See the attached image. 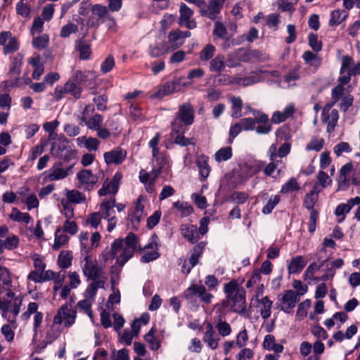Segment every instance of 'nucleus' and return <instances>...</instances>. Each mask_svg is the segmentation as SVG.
<instances>
[{"label":"nucleus","mask_w":360,"mask_h":360,"mask_svg":"<svg viewBox=\"0 0 360 360\" xmlns=\"http://www.w3.org/2000/svg\"><path fill=\"white\" fill-rule=\"evenodd\" d=\"M208 157L204 155L198 156L196 160V165L199 170L200 180L201 181H205L211 171L210 167L208 165Z\"/></svg>","instance_id":"21"},{"label":"nucleus","mask_w":360,"mask_h":360,"mask_svg":"<svg viewBox=\"0 0 360 360\" xmlns=\"http://www.w3.org/2000/svg\"><path fill=\"white\" fill-rule=\"evenodd\" d=\"M327 260L328 259L323 261V262L321 265H317L316 262H313L311 264H309L303 274L304 279L305 281H307V280L314 281V278H316V277H314V274H315L316 271L319 270V269L321 267V266H323L324 262Z\"/></svg>","instance_id":"50"},{"label":"nucleus","mask_w":360,"mask_h":360,"mask_svg":"<svg viewBox=\"0 0 360 360\" xmlns=\"http://www.w3.org/2000/svg\"><path fill=\"white\" fill-rule=\"evenodd\" d=\"M173 139V142L179 145L181 147L187 146L189 145H194L195 142L193 141V139H187L184 136V134H178L174 136H172Z\"/></svg>","instance_id":"57"},{"label":"nucleus","mask_w":360,"mask_h":360,"mask_svg":"<svg viewBox=\"0 0 360 360\" xmlns=\"http://www.w3.org/2000/svg\"><path fill=\"white\" fill-rule=\"evenodd\" d=\"M69 240V236L65 234V233L62 231V229L58 228L55 232L54 243L52 245V248L55 250H58L66 243H68Z\"/></svg>","instance_id":"29"},{"label":"nucleus","mask_w":360,"mask_h":360,"mask_svg":"<svg viewBox=\"0 0 360 360\" xmlns=\"http://www.w3.org/2000/svg\"><path fill=\"white\" fill-rule=\"evenodd\" d=\"M19 49V42L16 37L11 36L10 39L7 41L4 47V53L8 55L12 53Z\"/></svg>","instance_id":"54"},{"label":"nucleus","mask_w":360,"mask_h":360,"mask_svg":"<svg viewBox=\"0 0 360 360\" xmlns=\"http://www.w3.org/2000/svg\"><path fill=\"white\" fill-rule=\"evenodd\" d=\"M77 143L79 147H84L88 150H97L100 145V141L96 138L86 137L85 136H79L76 139Z\"/></svg>","instance_id":"25"},{"label":"nucleus","mask_w":360,"mask_h":360,"mask_svg":"<svg viewBox=\"0 0 360 360\" xmlns=\"http://www.w3.org/2000/svg\"><path fill=\"white\" fill-rule=\"evenodd\" d=\"M31 11V7L26 3H24L20 0L16 4V13L18 15L22 16V18H28L30 16Z\"/></svg>","instance_id":"62"},{"label":"nucleus","mask_w":360,"mask_h":360,"mask_svg":"<svg viewBox=\"0 0 360 360\" xmlns=\"http://www.w3.org/2000/svg\"><path fill=\"white\" fill-rule=\"evenodd\" d=\"M69 140L62 136L58 139V143H53L51 147V153L56 156L57 158L63 153L66 150L69 149L70 147L68 146Z\"/></svg>","instance_id":"28"},{"label":"nucleus","mask_w":360,"mask_h":360,"mask_svg":"<svg viewBox=\"0 0 360 360\" xmlns=\"http://www.w3.org/2000/svg\"><path fill=\"white\" fill-rule=\"evenodd\" d=\"M307 262L301 255L294 257L289 262L287 269L289 274H299L306 266Z\"/></svg>","instance_id":"23"},{"label":"nucleus","mask_w":360,"mask_h":360,"mask_svg":"<svg viewBox=\"0 0 360 360\" xmlns=\"http://www.w3.org/2000/svg\"><path fill=\"white\" fill-rule=\"evenodd\" d=\"M78 51L79 52L80 58L82 60H87L89 58L91 51L90 46L84 41H79L77 45Z\"/></svg>","instance_id":"52"},{"label":"nucleus","mask_w":360,"mask_h":360,"mask_svg":"<svg viewBox=\"0 0 360 360\" xmlns=\"http://www.w3.org/2000/svg\"><path fill=\"white\" fill-rule=\"evenodd\" d=\"M216 51V48L211 44H207L200 53V58L202 61L212 60Z\"/></svg>","instance_id":"51"},{"label":"nucleus","mask_w":360,"mask_h":360,"mask_svg":"<svg viewBox=\"0 0 360 360\" xmlns=\"http://www.w3.org/2000/svg\"><path fill=\"white\" fill-rule=\"evenodd\" d=\"M232 157V149L231 147H225L218 150L214 155L215 160L217 162L227 161Z\"/></svg>","instance_id":"48"},{"label":"nucleus","mask_w":360,"mask_h":360,"mask_svg":"<svg viewBox=\"0 0 360 360\" xmlns=\"http://www.w3.org/2000/svg\"><path fill=\"white\" fill-rule=\"evenodd\" d=\"M82 270L87 281L106 280L105 274L98 265L96 259H93L91 255L81 257Z\"/></svg>","instance_id":"3"},{"label":"nucleus","mask_w":360,"mask_h":360,"mask_svg":"<svg viewBox=\"0 0 360 360\" xmlns=\"http://www.w3.org/2000/svg\"><path fill=\"white\" fill-rule=\"evenodd\" d=\"M183 86L184 84H181V79L174 78L172 81L166 82L153 96L154 98H163L165 96L181 91Z\"/></svg>","instance_id":"16"},{"label":"nucleus","mask_w":360,"mask_h":360,"mask_svg":"<svg viewBox=\"0 0 360 360\" xmlns=\"http://www.w3.org/2000/svg\"><path fill=\"white\" fill-rule=\"evenodd\" d=\"M77 178L82 187L85 191H91L96 186L98 181V177L94 175L91 170L83 169L77 172Z\"/></svg>","instance_id":"11"},{"label":"nucleus","mask_w":360,"mask_h":360,"mask_svg":"<svg viewBox=\"0 0 360 360\" xmlns=\"http://www.w3.org/2000/svg\"><path fill=\"white\" fill-rule=\"evenodd\" d=\"M205 245L206 243L202 241L195 245L191 250V256L188 260L191 264V266H195L198 264L199 259L202 255Z\"/></svg>","instance_id":"27"},{"label":"nucleus","mask_w":360,"mask_h":360,"mask_svg":"<svg viewBox=\"0 0 360 360\" xmlns=\"http://www.w3.org/2000/svg\"><path fill=\"white\" fill-rule=\"evenodd\" d=\"M78 32V27L77 25L70 22L63 25L60 30V36L63 38L70 37L71 34H75Z\"/></svg>","instance_id":"61"},{"label":"nucleus","mask_w":360,"mask_h":360,"mask_svg":"<svg viewBox=\"0 0 360 360\" xmlns=\"http://www.w3.org/2000/svg\"><path fill=\"white\" fill-rule=\"evenodd\" d=\"M10 218L14 221L23 222L25 224H29L31 220L30 214L27 212H21L15 207L12 209Z\"/></svg>","instance_id":"39"},{"label":"nucleus","mask_w":360,"mask_h":360,"mask_svg":"<svg viewBox=\"0 0 360 360\" xmlns=\"http://www.w3.org/2000/svg\"><path fill=\"white\" fill-rule=\"evenodd\" d=\"M226 68V63L224 61V56L223 55H217L213 58L210 62L209 70L210 72L220 73L224 70Z\"/></svg>","instance_id":"31"},{"label":"nucleus","mask_w":360,"mask_h":360,"mask_svg":"<svg viewBox=\"0 0 360 360\" xmlns=\"http://www.w3.org/2000/svg\"><path fill=\"white\" fill-rule=\"evenodd\" d=\"M261 304L260 315L262 318L266 320L271 316L273 302L266 296L259 301Z\"/></svg>","instance_id":"34"},{"label":"nucleus","mask_w":360,"mask_h":360,"mask_svg":"<svg viewBox=\"0 0 360 360\" xmlns=\"http://www.w3.org/2000/svg\"><path fill=\"white\" fill-rule=\"evenodd\" d=\"M115 205V198L110 197L105 199L100 204L99 212L102 217L108 221V231L111 232L116 226L117 219L115 216H112L115 212L113 208Z\"/></svg>","instance_id":"4"},{"label":"nucleus","mask_w":360,"mask_h":360,"mask_svg":"<svg viewBox=\"0 0 360 360\" xmlns=\"http://www.w3.org/2000/svg\"><path fill=\"white\" fill-rule=\"evenodd\" d=\"M65 91L67 94H70L75 99H79L81 97L82 88L73 81L69 80L65 84Z\"/></svg>","instance_id":"35"},{"label":"nucleus","mask_w":360,"mask_h":360,"mask_svg":"<svg viewBox=\"0 0 360 360\" xmlns=\"http://www.w3.org/2000/svg\"><path fill=\"white\" fill-rule=\"evenodd\" d=\"M223 291L226 297L219 307H228L232 311L240 314L246 312V291L241 283L232 279L224 285Z\"/></svg>","instance_id":"1"},{"label":"nucleus","mask_w":360,"mask_h":360,"mask_svg":"<svg viewBox=\"0 0 360 360\" xmlns=\"http://www.w3.org/2000/svg\"><path fill=\"white\" fill-rule=\"evenodd\" d=\"M122 179V175L120 172H116L111 180L106 179L102 188L98 191V195L104 196L108 194H116L119 190Z\"/></svg>","instance_id":"10"},{"label":"nucleus","mask_w":360,"mask_h":360,"mask_svg":"<svg viewBox=\"0 0 360 360\" xmlns=\"http://www.w3.org/2000/svg\"><path fill=\"white\" fill-rule=\"evenodd\" d=\"M181 236L192 244L197 243L199 234L196 225L183 224L180 226Z\"/></svg>","instance_id":"20"},{"label":"nucleus","mask_w":360,"mask_h":360,"mask_svg":"<svg viewBox=\"0 0 360 360\" xmlns=\"http://www.w3.org/2000/svg\"><path fill=\"white\" fill-rule=\"evenodd\" d=\"M348 17V13L344 10H334L330 13V26H337Z\"/></svg>","instance_id":"32"},{"label":"nucleus","mask_w":360,"mask_h":360,"mask_svg":"<svg viewBox=\"0 0 360 360\" xmlns=\"http://www.w3.org/2000/svg\"><path fill=\"white\" fill-rule=\"evenodd\" d=\"M173 206L180 212L181 217H187L193 211L192 206L186 202L176 201L173 203Z\"/></svg>","instance_id":"49"},{"label":"nucleus","mask_w":360,"mask_h":360,"mask_svg":"<svg viewBox=\"0 0 360 360\" xmlns=\"http://www.w3.org/2000/svg\"><path fill=\"white\" fill-rule=\"evenodd\" d=\"M322 116V121L326 124V131L331 133L335 130L339 120V112L338 110L333 109L330 113Z\"/></svg>","instance_id":"22"},{"label":"nucleus","mask_w":360,"mask_h":360,"mask_svg":"<svg viewBox=\"0 0 360 360\" xmlns=\"http://www.w3.org/2000/svg\"><path fill=\"white\" fill-rule=\"evenodd\" d=\"M253 115L256 116V124L254 130L259 135H265L270 133L272 130L271 124L269 116L259 110H253Z\"/></svg>","instance_id":"12"},{"label":"nucleus","mask_w":360,"mask_h":360,"mask_svg":"<svg viewBox=\"0 0 360 360\" xmlns=\"http://www.w3.org/2000/svg\"><path fill=\"white\" fill-rule=\"evenodd\" d=\"M75 312L70 309L67 304H63L58 309L53 318V323L61 324L64 321L65 327H70L75 321Z\"/></svg>","instance_id":"8"},{"label":"nucleus","mask_w":360,"mask_h":360,"mask_svg":"<svg viewBox=\"0 0 360 360\" xmlns=\"http://www.w3.org/2000/svg\"><path fill=\"white\" fill-rule=\"evenodd\" d=\"M66 196L70 203L79 204L86 200L84 194L75 189L67 191Z\"/></svg>","instance_id":"41"},{"label":"nucleus","mask_w":360,"mask_h":360,"mask_svg":"<svg viewBox=\"0 0 360 360\" xmlns=\"http://www.w3.org/2000/svg\"><path fill=\"white\" fill-rule=\"evenodd\" d=\"M324 143L325 141L323 139H319L316 137H313L307 145L305 150L307 151L315 150L319 152L323 148Z\"/></svg>","instance_id":"56"},{"label":"nucleus","mask_w":360,"mask_h":360,"mask_svg":"<svg viewBox=\"0 0 360 360\" xmlns=\"http://www.w3.org/2000/svg\"><path fill=\"white\" fill-rule=\"evenodd\" d=\"M193 11L184 3H181L179 8V24L188 29L192 30L196 27V22L191 19Z\"/></svg>","instance_id":"15"},{"label":"nucleus","mask_w":360,"mask_h":360,"mask_svg":"<svg viewBox=\"0 0 360 360\" xmlns=\"http://www.w3.org/2000/svg\"><path fill=\"white\" fill-rule=\"evenodd\" d=\"M300 301L297 294H295L292 290H285L281 298L283 304L281 310L285 313H290L296 304Z\"/></svg>","instance_id":"19"},{"label":"nucleus","mask_w":360,"mask_h":360,"mask_svg":"<svg viewBox=\"0 0 360 360\" xmlns=\"http://www.w3.org/2000/svg\"><path fill=\"white\" fill-rule=\"evenodd\" d=\"M166 163V159L162 158L161 160V162H160L159 167L158 169H155L153 172L155 173L154 176L152 179H150V174L141 169L139 174V180L143 184H147L149 182L150 184H153L155 182L156 176L160 173V169L163 167V165Z\"/></svg>","instance_id":"30"},{"label":"nucleus","mask_w":360,"mask_h":360,"mask_svg":"<svg viewBox=\"0 0 360 360\" xmlns=\"http://www.w3.org/2000/svg\"><path fill=\"white\" fill-rule=\"evenodd\" d=\"M203 325L205 331L202 335V341L209 349L214 350L219 346L220 337L217 332L215 331L212 323L205 321Z\"/></svg>","instance_id":"7"},{"label":"nucleus","mask_w":360,"mask_h":360,"mask_svg":"<svg viewBox=\"0 0 360 360\" xmlns=\"http://www.w3.org/2000/svg\"><path fill=\"white\" fill-rule=\"evenodd\" d=\"M213 36L219 39H225L227 35V29L220 20H214Z\"/></svg>","instance_id":"45"},{"label":"nucleus","mask_w":360,"mask_h":360,"mask_svg":"<svg viewBox=\"0 0 360 360\" xmlns=\"http://www.w3.org/2000/svg\"><path fill=\"white\" fill-rule=\"evenodd\" d=\"M353 168L352 163H347L343 165L340 170V184L342 185H348L349 179L348 178L349 174L352 172Z\"/></svg>","instance_id":"47"},{"label":"nucleus","mask_w":360,"mask_h":360,"mask_svg":"<svg viewBox=\"0 0 360 360\" xmlns=\"http://www.w3.org/2000/svg\"><path fill=\"white\" fill-rule=\"evenodd\" d=\"M277 146L276 143H273L269 148L267 151V156L270 160V162L265 165L263 169L264 174L267 176H272L273 174L277 170L278 174L284 169L285 165L282 160H277Z\"/></svg>","instance_id":"5"},{"label":"nucleus","mask_w":360,"mask_h":360,"mask_svg":"<svg viewBox=\"0 0 360 360\" xmlns=\"http://www.w3.org/2000/svg\"><path fill=\"white\" fill-rule=\"evenodd\" d=\"M126 156L127 151L119 147L103 154L105 162L108 165L122 164L125 160Z\"/></svg>","instance_id":"18"},{"label":"nucleus","mask_w":360,"mask_h":360,"mask_svg":"<svg viewBox=\"0 0 360 360\" xmlns=\"http://www.w3.org/2000/svg\"><path fill=\"white\" fill-rule=\"evenodd\" d=\"M138 238L132 232L128 233L124 238H117L111 244L110 257L117 258L116 264L123 266L131 259L137 248Z\"/></svg>","instance_id":"2"},{"label":"nucleus","mask_w":360,"mask_h":360,"mask_svg":"<svg viewBox=\"0 0 360 360\" xmlns=\"http://www.w3.org/2000/svg\"><path fill=\"white\" fill-rule=\"evenodd\" d=\"M143 211L144 206L141 203V198H139L136 202L135 203L131 213H129L128 215V219L130 220L134 225H138L141 221L143 215Z\"/></svg>","instance_id":"24"},{"label":"nucleus","mask_w":360,"mask_h":360,"mask_svg":"<svg viewBox=\"0 0 360 360\" xmlns=\"http://www.w3.org/2000/svg\"><path fill=\"white\" fill-rule=\"evenodd\" d=\"M168 41L171 44L172 49H176L181 46L184 41L180 34V30H176L169 32L168 35Z\"/></svg>","instance_id":"36"},{"label":"nucleus","mask_w":360,"mask_h":360,"mask_svg":"<svg viewBox=\"0 0 360 360\" xmlns=\"http://www.w3.org/2000/svg\"><path fill=\"white\" fill-rule=\"evenodd\" d=\"M62 231L64 233H69L70 235H75L78 231V226L75 221H70V219H66L63 225Z\"/></svg>","instance_id":"60"},{"label":"nucleus","mask_w":360,"mask_h":360,"mask_svg":"<svg viewBox=\"0 0 360 360\" xmlns=\"http://www.w3.org/2000/svg\"><path fill=\"white\" fill-rule=\"evenodd\" d=\"M160 134L157 133L155 136L149 141V146L152 149V155L153 158L157 162V164H160L161 162V160L163 157L160 158L159 154V148H158V144L160 141Z\"/></svg>","instance_id":"42"},{"label":"nucleus","mask_w":360,"mask_h":360,"mask_svg":"<svg viewBox=\"0 0 360 360\" xmlns=\"http://www.w3.org/2000/svg\"><path fill=\"white\" fill-rule=\"evenodd\" d=\"M72 253L71 251L62 250L58 257V265L61 269H68L72 265Z\"/></svg>","instance_id":"33"},{"label":"nucleus","mask_w":360,"mask_h":360,"mask_svg":"<svg viewBox=\"0 0 360 360\" xmlns=\"http://www.w3.org/2000/svg\"><path fill=\"white\" fill-rule=\"evenodd\" d=\"M46 145L47 143L46 141H41L39 144L32 147L29 152L27 161H34L40 155L43 153Z\"/></svg>","instance_id":"38"},{"label":"nucleus","mask_w":360,"mask_h":360,"mask_svg":"<svg viewBox=\"0 0 360 360\" xmlns=\"http://www.w3.org/2000/svg\"><path fill=\"white\" fill-rule=\"evenodd\" d=\"M158 237L154 233L150 238L148 244L144 247V250H150V251L146 252L141 258V261L144 263H148L151 261L157 259L160 257L158 253Z\"/></svg>","instance_id":"14"},{"label":"nucleus","mask_w":360,"mask_h":360,"mask_svg":"<svg viewBox=\"0 0 360 360\" xmlns=\"http://www.w3.org/2000/svg\"><path fill=\"white\" fill-rule=\"evenodd\" d=\"M239 124L243 130L252 131L255 129V125H256V116H255V118H251V117L242 118L240 120Z\"/></svg>","instance_id":"63"},{"label":"nucleus","mask_w":360,"mask_h":360,"mask_svg":"<svg viewBox=\"0 0 360 360\" xmlns=\"http://www.w3.org/2000/svg\"><path fill=\"white\" fill-rule=\"evenodd\" d=\"M154 328H151L144 336V340L149 343L150 349L155 351L160 347V341L154 336Z\"/></svg>","instance_id":"44"},{"label":"nucleus","mask_w":360,"mask_h":360,"mask_svg":"<svg viewBox=\"0 0 360 360\" xmlns=\"http://www.w3.org/2000/svg\"><path fill=\"white\" fill-rule=\"evenodd\" d=\"M300 186L296 179L292 177L288 181H286L281 187V192L282 193H288L298 191Z\"/></svg>","instance_id":"53"},{"label":"nucleus","mask_w":360,"mask_h":360,"mask_svg":"<svg viewBox=\"0 0 360 360\" xmlns=\"http://www.w3.org/2000/svg\"><path fill=\"white\" fill-rule=\"evenodd\" d=\"M105 280H96L91 281V283L86 287L84 295L85 298L94 299L96 295L98 288H104Z\"/></svg>","instance_id":"26"},{"label":"nucleus","mask_w":360,"mask_h":360,"mask_svg":"<svg viewBox=\"0 0 360 360\" xmlns=\"http://www.w3.org/2000/svg\"><path fill=\"white\" fill-rule=\"evenodd\" d=\"M11 285V279L8 269L4 266H0V285L6 288Z\"/></svg>","instance_id":"58"},{"label":"nucleus","mask_w":360,"mask_h":360,"mask_svg":"<svg viewBox=\"0 0 360 360\" xmlns=\"http://www.w3.org/2000/svg\"><path fill=\"white\" fill-rule=\"evenodd\" d=\"M75 165V162H72L68 165H65L63 162H56L53 165L47 172V178L50 181H58L63 179L68 176V172Z\"/></svg>","instance_id":"6"},{"label":"nucleus","mask_w":360,"mask_h":360,"mask_svg":"<svg viewBox=\"0 0 360 360\" xmlns=\"http://www.w3.org/2000/svg\"><path fill=\"white\" fill-rule=\"evenodd\" d=\"M184 125H191L194 121V109L189 103H184L179 108L176 117Z\"/></svg>","instance_id":"17"},{"label":"nucleus","mask_w":360,"mask_h":360,"mask_svg":"<svg viewBox=\"0 0 360 360\" xmlns=\"http://www.w3.org/2000/svg\"><path fill=\"white\" fill-rule=\"evenodd\" d=\"M77 151L72 148L66 150L63 153L60 155L58 158H60L64 162L67 164L65 165H68L72 162H76L77 160Z\"/></svg>","instance_id":"43"},{"label":"nucleus","mask_w":360,"mask_h":360,"mask_svg":"<svg viewBox=\"0 0 360 360\" xmlns=\"http://www.w3.org/2000/svg\"><path fill=\"white\" fill-rule=\"evenodd\" d=\"M230 101L231 103L233 110L231 116L235 118L241 117V110L243 107L242 99L240 97L233 96L231 98Z\"/></svg>","instance_id":"46"},{"label":"nucleus","mask_w":360,"mask_h":360,"mask_svg":"<svg viewBox=\"0 0 360 360\" xmlns=\"http://www.w3.org/2000/svg\"><path fill=\"white\" fill-rule=\"evenodd\" d=\"M80 243L81 257L91 255V247L88 245L89 234L87 232H81L79 236Z\"/></svg>","instance_id":"40"},{"label":"nucleus","mask_w":360,"mask_h":360,"mask_svg":"<svg viewBox=\"0 0 360 360\" xmlns=\"http://www.w3.org/2000/svg\"><path fill=\"white\" fill-rule=\"evenodd\" d=\"M214 82L218 86H227L234 83L235 79L226 74H220L214 77Z\"/></svg>","instance_id":"55"},{"label":"nucleus","mask_w":360,"mask_h":360,"mask_svg":"<svg viewBox=\"0 0 360 360\" xmlns=\"http://www.w3.org/2000/svg\"><path fill=\"white\" fill-rule=\"evenodd\" d=\"M280 201V196L278 195L270 198L266 205L262 209V212L265 214H270L274 207L278 204Z\"/></svg>","instance_id":"64"},{"label":"nucleus","mask_w":360,"mask_h":360,"mask_svg":"<svg viewBox=\"0 0 360 360\" xmlns=\"http://www.w3.org/2000/svg\"><path fill=\"white\" fill-rule=\"evenodd\" d=\"M194 295H198L200 300L205 304L211 303L214 297L212 293L207 292L205 287L202 285H193L184 292V296L187 300L191 299Z\"/></svg>","instance_id":"13"},{"label":"nucleus","mask_w":360,"mask_h":360,"mask_svg":"<svg viewBox=\"0 0 360 360\" xmlns=\"http://www.w3.org/2000/svg\"><path fill=\"white\" fill-rule=\"evenodd\" d=\"M226 0H210L205 4L202 15L212 20H221V11Z\"/></svg>","instance_id":"9"},{"label":"nucleus","mask_w":360,"mask_h":360,"mask_svg":"<svg viewBox=\"0 0 360 360\" xmlns=\"http://www.w3.org/2000/svg\"><path fill=\"white\" fill-rule=\"evenodd\" d=\"M186 126L187 125H184L181 121L175 118L174 120L171 123V136H174L178 134H185L186 131Z\"/></svg>","instance_id":"59"},{"label":"nucleus","mask_w":360,"mask_h":360,"mask_svg":"<svg viewBox=\"0 0 360 360\" xmlns=\"http://www.w3.org/2000/svg\"><path fill=\"white\" fill-rule=\"evenodd\" d=\"M82 120L85 122L88 129L96 131V129H99L101 124H103V117L99 114H96L88 120H86L85 117L83 116Z\"/></svg>","instance_id":"37"}]
</instances>
